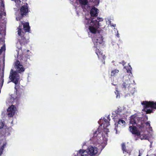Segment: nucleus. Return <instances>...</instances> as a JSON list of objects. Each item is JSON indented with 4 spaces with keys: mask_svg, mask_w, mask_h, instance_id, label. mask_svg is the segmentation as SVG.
Returning <instances> with one entry per match:
<instances>
[{
    "mask_svg": "<svg viewBox=\"0 0 156 156\" xmlns=\"http://www.w3.org/2000/svg\"><path fill=\"white\" fill-rule=\"evenodd\" d=\"M79 154L81 156H89V155L88 151L84 150H80Z\"/></svg>",
    "mask_w": 156,
    "mask_h": 156,
    "instance_id": "obj_20",
    "label": "nucleus"
},
{
    "mask_svg": "<svg viewBox=\"0 0 156 156\" xmlns=\"http://www.w3.org/2000/svg\"><path fill=\"white\" fill-rule=\"evenodd\" d=\"M8 129H3L0 131V145L2 144V146L0 148V156L2 155L3 150L6 146V143L5 141V137L10 134Z\"/></svg>",
    "mask_w": 156,
    "mask_h": 156,
    "instance_id": "obj_4",
    "label": "nucleus"
},
{
    "mask_svg": "<svg viewBox=\"0 0 156 156\" xmlns=\"http://www.w3.org/2000/svg\"><path fill=\"white\" fill-rule=\"evenodd\" d=\"M121 147L124 154L127 153L129 155L131 154L132 150L130 144L129 145H126L125 143H123L121 144Z\"/></svg>",
    "mask_w": 156,
    "mask_h": 156,
    "instance_id": "obj_10",
    "label": "nucleus"
},
{
    "mask_svg": "<svg viewBox=\"0 0 156 156\" xmlns=\"http://www.w3.org/2000/svg\"><path fill=\"white\" fill-rule=\"evenodd\" d=\"M89 19L87 21V23L89 24V29L90 32L93 34H96L98 31V29L103 28L105 27L104 22L102 18H97V19L94 20Z\"/></svg>",
    "mask_w": 156,
    "mask_h": 156,
    "instance_id": "obj_3",
    "label": "nucleus"
},
{
    "mask_svg": "<svg viewBox=\"0 0 156 156\" xmlns=\"http://www.w3.org/2000/svg\"><path fill=\"white\" fill-rule=\"evenodd\" d=\"M119 70L117 69H115L114 70H112L111 72V76H114L116 73H118Z\"/></svg>",
    "mask_w": 156,
    "mask_h": 156,
    "instance_id": "obj_25",
    "label": "nucleus"
},
{
    "mask_svg": "<svg viewBox=\"0 0 156 156\" xmlns=\"http://www.w3.org/2000/svg\"><path fill=\"white\" fill-rule=\"evenodd\" d=\"M107 118L109 120V121L110 120V116L109 115H108Z\"/></svg>",
    "mask_w": 156,
    "mask_h": 156,
    "instance_id": "obj_38",
    "label": "nucleus"
},
{
    "mask_svg": "<svg viewBox=\"0 0 156 156\" xmlns=\"http://www.w3.org/2000/svg\"><path fill=\"white\" fill-rule=\"evenodd\" d=\"M14 1L16 3V5L18 7L22 5L23 3L24 5L20 7L19 14H18L16 17V20L17 21H20L23 17L28 15L29 12H30V9L28 4L25 2L27 0H11Z\"/></svg>",
    "mask_w": 156,
    "mask_h": 156,
    "instance_id": "obj_2",
    "label": "nucleus"
},
{
    "mask_svg": "<svg viewBox=\"0 0 156 156\" xmlns=\"http://www.w3.org/2000/svg\"><path fill=\"white\" fill-rule=\"evenodd\" d=\"M145 124H146V126H148L149 127V129L150 130H152V127H151V125H150V121H147V122L145 123Z\"/></svg>",
    "mask_w": 156,
    "mask_h": 156,
    "instance_id": "obj_28",
    "label": "nucleus"
},
{
    "mask_svg": "<svg viewBox=\"0 0 156 156\" xmlns=\"http://www.w3.org/2000/svg\"><path fill=\"white\" fill-rule=\"evenodd\" d=\"M0 45H2L0 49V54L3 51L5 50V46L4 44V37L5 35V26L4 25H1L0 26Z\"/></svg>",
    "mask_w": 156,
    "mask_h": 156,
    "instance_id": "obj_7",
    "label": "nucleus"
},
{
    "mask_svg": "<svg viewBox=\"0 0 156 156\" xmlns=\"http://www.w3.org/2000/svg\"><path fill=\"white\" fill-rule=\"evenodd\" d=\"M136 126H131L129 127L130 131L133 134L136 135L137 136H140V132L137 130Z\"/></svg>",
    "mask_w": 156,
    "mask_h": 156,
    "instance_id": "obj_16",
    "label": "nucleus"
},
{
    "mask_svg": "<svg viewBox=\"0 0 156 156\" xmlns=\"http://www.w3.org/2000/svg\"><path fill=\"white\" fill-rule=\"evenodd\" d=\"M138 156H140V153L138 155Z\"/></svg>",
    "mask_w": 156,
    "mask_h": 156,
    "instance_id": "obj_41",
    "label": "nucleus"
},
{
    "mask_svg": "<svg viewBox=\"0 0 156 156\" xmlns=\"http://www.w3.org/2000/svg\"><path fill=\"white\" fill-rule=\"evenodd\" d=\"M103 122L101 125V126H103L104 129H105L106 128L110 125L109 121L108 119L104 118L103 119Z\"/></svg>",
    "mask_w": 156,
    "mask_h": 156,
    "instance_id": "obj_19",
    "label": "nucleus"
},
{
    "mask_svg": "<svg viewBox=\"0 0 156 156\" xmlns=\"http://www.w3.org/2000/svg\"><path fill=\"white\" fill-rule=\"evenodd\" d=\"M142 105H144V108H151L152 109H156V101H143L142 102Z\"/></svg>",
    "mask_w": 156,
    "mask_h": 156,
    "instance_id": "obj_9",
    "label": "nucleus"
},
{
    "mask_svg": "<svg viewBox=\"0 0 156 156\" xmlns=\"http://www.w3.org/2000/svg\"><path fill=\"white\" fill-rule=\"evenodd\" d=\"M143 111H144L146 112V113L147 114H150L151 113L153 112V111L154 110L152 109H151L149 108L148 109H146V108H144V110H143Z\"/></svg>",
    "mask_w": 156,
    "mask_h": 156,
    "instance_id": "obj_24",
    "label": "nucleus"
},
{
    "mask_svg": "<svg viewBox=\"0 0 156 156\" xmlns=\"http://www.w3.org/2000/svg\"><path fill=\"white\" fill-rule=\"evenodd\" d=\"M79 1L80 3L82 5L83 8V5H87V7H89L88 5H87L88 3L87 0H79Z\"/></svg>",
    "mask_w": 156,
    "mask_h": 156,
    "instance_id": "obj_21",
    "label": "nucleus"
},
{
    "mask_svg": "<svg viewBox=\"0 0 156 156\" xmlns=\"http://www.w3.org/2000/svg\"><path fill=\"white\" fill-rule=\"evenodd\" d=\"M111 25L112 26H113V27H115L116 26V24H111Z\"/></svg>",
    "mask_w": 156,
    "mask_h": 156,
    "instance_id": "obj_39",
    "label": "nucleus"
},
{
    "mask_svg": "<svg viewBox=\"0 0 156 156\" xmlns=\"http://www.w3.org/2000/svg\"><path fill=\"white\" fill-rule=\"evenodd\" d=\"M132 67L130 65H129L128 66H127L126 68L127 72L128 73L132 74Z\"/></svg>",
    "mask_w": 156,
    "mask_h": 156,
    "instance_id": "obj_26",
    "label": "nucleus"
},
{
    "mask_svg": "<svg viewBox=\"0 0 156 156\" xmlns=\"http://www.w3.org/2000/svg\"><path fill=\"white\" fill-rule=\"evenodd\" d=\"M106 129L107 130V132H109V131L108 129H107L106 128Z\"/></svg>",
    "mask_w": 156,
    "mask_h": 156,
    "instance_id": "obj_40",
    "label": "nucleus"
},
{
    "mask_svg": "<svg viewBox=\"0 0 156 156\" xmlns=\"http://www.w3.org/2000/svg\"><path fill=\"white\" fill-rule=\"evenodd\" d=\"M17 29L18 35H20L21 33L22 32H24L25 34L26 32H30V27L28 22L24 23L23 21H21Z\"/></svg>",
    "mask_w": 156,
    "mask_h": 156,
    "instance_id": "obj_6",
    "label": "nucleus"
},
{
    "mask_svg": "<svg viewBox=\"0 0 156 156\" xmlns=\"http://www.w3.org/2000/svg\"><path fill=\"white\" fill-rule=\"evenodd\" d=\"M125 124V121L123 120L122 119H119L117 122H115V127L114 129L116 130V133H117V128L118 127V125H120L121 126H124Z\"/></svg>",
    "mask_w": 156,
    "mask_h": 156,
    "instance_id": "obj_18",
    "label": "nucleus"
},
{
    "mask_svg": "<svg viewBox=\"0 0 156 156\" xmlns=\"http://www.w3.org/2000/svg\"><path fill=\"white\" fill-rule=\"evenodd\" d=\"M121 64H122L124 66V65L126 64V62H125L124 61H122L121 62H120Z\"/></svg>",
    "mask_w": 156,
    "mask_h": 156,
    "instance_id": "obj_36",
    "label": "nucleus"
},
{
    "mask_svg": "<svg viewBox=\"0 0 156 156\" xmlns=\"http://www.w3.org/2000/svg\"><path fill=\"white\" fill-rule=\"evenodd\" d=\"M96 48L95 50V53L98 55L99 59L101 60L102 64L104 65L105 63V55L103 54L101 50L97 48Z\"/></svg>",
    "mask_w": 156,
    "mask_h": 156,
    "instance_id": "obj_13",
    "label": "nucleus"
},
{
    "mask_svg": "<svg viewBox=\"0 0 156 156\" xmlns=\"http://www.w3.org/2000/svg\"><path fill=\"white\" fill-rule=\"evenodd\" d=\"M24 32H22L21 33L20 35H18L19 36L18 38V41L21 45L27 44L28 42V40H27L24 37Z\"/></svg>",
    "mask_w": 156,
    "mask_h": 156,
    "instance_id": "obj_14",
    "label": "nucleus"
},
{
    "mask_svg": "<svg viewBox=\"0 0 156 156\" xmlns=\"http://www.w3.org/2000/svg\"><path fill=\"white\" fill-rule=\"evenodd\" d=\"M1 5H2L3 7H4V5L3 2L2 1Z\"/></svg>",
    "mask_w": 156,
    "mask_h": 156,
    "instance_id": "obj_37",
    "label": "nucleus"
},
{
    "mask_svg": "<svg viewBox=\"0 0 156 156\" xmlns=\"http://www.w3.org/2000/svg\"><path fill=\"white\" fill-rule=\"evenodd\" d=\"M4 69H5V65L4 64L3 65V68L2 69V73H4Z\"/></svg>",
    "mask_w": 156,
    "mask_h": 156,
    "instance_id": "obj_34",
    "label": "nucleus"
},
{
    "mask_svg": "<svg viewBox=\"0 0 156 156\" xmlns=\"http://www.w3.org/2000/svg\"><path fill=\"white\" fill-rule=\"evenodd\" d=\"M4 73H1V80L2 81L0 80V83H3L4 82Z\"/></svg>",
    "mask_w": 156,
    "mask_h": 156,
    "instance_id": "obj_29",
    "label": "nucleus"
},
{
    "mask_svg": "<svg viewBox=\"0 0 156 156\" xmlns=\"http://www.w3.org/2000/svg\"><path fill=\"white\" fill-rule=\"evenodd\" d=\"M98 11L99 10L98 9L94 6H93L90 11V14L91 16L92 17L97 16L98 15Z\"/></svg>",
    "mask_w": 156,
    "mask_h": 156,
    "instance_id": "obj_17",
    "label": "nucleus"
},
{
    "mask_svg": "<svg viewBox=\"0 0 156 156\" xmlns=\"http://www.w3.org/2000/svg\"><path fill=\"white\" fill-rule=\"evenodd\" d=\"M18 58L22 62H24L23 61L25 62H26L27 61V59L23 57L22 55H19L18 56Z\"/></svg>",
    "mask_w": 156,
    "mask_h": 156,
    "instance_id": "obj_23",
    "label": "nucleus"
},
{
    "mask_svg": "<svg viewBox=\"0 0 156 156\" xmlns=\"http://www.w3.org/2000/svg\"><path fill=\"white\" fill-rule=\"evenodd\" d=\"M101 130L100 129V128H98L97 130L95 132H94L93 133V137H96L98 135L100 134L101 133Z\"/></svg>",
    "mask_w": 156,
    "mask_h": 156,
    "instance_id": "obj_22",
    "label": "nucleus"
},
{
    "mask_svg": "<svg viewBox=\"0 0 156 156\" xmlns=\"http://www.w3.org/2000/svg\"><path fill=\"white\" fill-rule=\"evenodd\" d=\"M15 63V67L16 69V71H14V72H16L18 74V73H22L25 71V68L22 65L20 64L19 60H17ZM13 72H14L13 70Z\"/></svg>",
    "mask_w": 156,
    "mask_h": 156,
    "instance_id": "obj_11",
    "label": "nucleus"
},
{
    "mask_svg": "<svg viewBox=\"0 0 156 156\" xmlns=\"http://www.w3.org/2000/svg\"><path fill=\"white\" fill-rule=\"evenodd\" d=\"M2 15L5 16L6 13L2 11H0V19H1Z\"/></svg>",
    "mask_w": 156,
    "mask_h": 156,
    "instance_id": "obj_30",
    "label": "nucleus"
},
{
    "mask_svg": "<svg viewBox=\"0 0 156 156\" xmlns=\"http://www.w3.org/2000/svg\"><path fill=\"white\" fill-rule=\"evenodd\" d=\"M4 126L3 122H0V129L2 128Z\"/></svg>",
    "mask_w": 156,
    "mask_h": 156,
    "instance_id": "obj_33",
    "label": "nucleus"
},
{
    "mask_svg": "<svg viewBox=\"0 0 156 156\" xmlns=\"http://www.w3.org/2000/svg\"><path fill=\"white\" fill-rule=\"evenodd\" d=\"M130 122L133 125L136 124L137 127L140 130L144 128L145 122L142 118H139L136 116H133L130 119Z\"/></svg>",
    "mask_w": 156,
    "mask_h": 156,
    "instance_id": "obj_5",
    "label": "nucleus"
},
{
    "mask_svg": "<svg viewBox=\"0 0 156 156\" xmlns=\"http://www.w3.org/2000/svg\"><path fill=\"white\" fill-rule=\"evenodd\" d=\"M92 41L94 45V48L99 47L101 44H102L103 39L102 36L100 34L99 32H98L95 36L93 37Z\"/></svg>",
    "mask_w": 156,
    "mask_h": 156,
    "instance_id": "obj_8",
    "label": "nucleus"
},
{
    "mask_svg": "<svg viewBox=\"0 0 156 156\" xmlns=\"http://www.w3.org/2000/svg\"><path fill=\"white\" fill-rule=\"evenodd\" d=\"M137 137L138 138L140 137L141 140L147 139V136L145 134H140V136Z\"/></svg>",
    "mask_w": 156,
    "mask_h": 156,
    "instance_id": "obj_27",
    "label": "nucleus"
},
{
    "mask_svg": "<svg viewBox=\"0 0 156 156\" xmlns=\"http://www.w3.org/2000/svg\"><path fill=\"white\" fill-rule=\"evenodd\" d=\"M128 86V84L124 82L122 84V87L125 89L126 87Z\"/></svg>",
    "mask_w": 156,
    "mask_h": 156,
    "instance_id": "obj_31",
    "label": "nucleus"
},
{
    "mask_svg": "<svg viewBox=\"0 0 156 156\" xmlns=\"http://www.w3.org/2000/svg\"><path fill=\"white\" fill-rule=\"evenodd\" d=\"M121 112V111L119 109H118L117 110H116L115 112V113L117 114H119Z\"/></svg>",
    "mask_w": 156,
    "mask_h": 156,
    "instance_id": "obj_32",
    "label": "nucleus"
},
{
    "mask_svg": "<svg viewBox=\"0 0 156 156\" xmlns=\"http://www.w3.org/2000/svg\"><path fill=\"white\" fill-rule=\"evenodd\" d=\"M11 81L15 84V89L16 90V96L13 99V102H16V103L18 100L24 94V87L20 85L19 80L20 76L16 72H13V69H11L9 76Z\"/></svg>",
    "mask_w": 156,
    "mask_h": 156,
    "instance_id": "obj_1",
    "label": "nucleus"
},
{
    "mask_svg": "<svg viewBox=\"0 0 156 156\" xmlns=\"http://www.w3.org/2000/svg\"><path fill=\"white\" fill-rule=\"evenodd\" d=\"M16 108L15 105H12L7 110V114L9 117H13L15 115Z\"/></svg>",
    "mask_w": 156,
    "mask_h": 156,
    "instance_id": "obj_12",
    "label": "nucleus"
},
{
    "mask_svg": "<svg viewBox=\"0 0 156 156\" xmlns=\"http://www.w3.org/2000/svg\"><path fill=\"white\" fill-rule=\"evenodd\" d=\"M116 92H117V94L116 96L117 98H119L120 97V94H119L118 91V90H116Z\"/></svg>",
    "mask_w": 156,
    "mask_h": 156,
    "instance_id": "obj_35",
    "label": "nucleus"
},
{
    "mask_svg": "<svg viewBox=\"0 0 156 156\" xmlns=\"http://www.w3.org/2000/svg\"><path fill=\"white\" fill-rule=\"evenodd\" d=\"M98 150L97 147L92 146H89L87 149L88 154L90 156H92L96 154L98 152Z\"/></svg>",
    "mask_w": 156,
    "mask_h": 156,
    "instance_id": "obj_15",
    "label": "nucleus"
}]
</instances>
